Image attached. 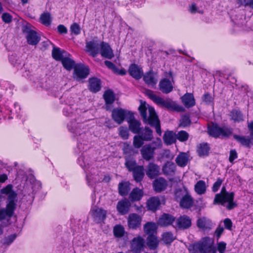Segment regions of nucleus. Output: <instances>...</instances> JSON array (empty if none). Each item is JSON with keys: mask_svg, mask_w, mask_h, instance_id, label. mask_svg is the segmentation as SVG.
Wrapping results in <instances>:
<instances>
[{"mask_svg": "<svg viewBox=\"0 0 253 253\" xmlns=\"http://www.w3.org/2000/svg\"><path fill=\"white\" fill-rule=\"evenodd\" d=\"M235 194L233 192L227 191L225 186H223L219 193L215 194L213 205L225 206L227 210L230 211L237 207V204L234 201Z\"/></svg>", "mask_w": 253, "mask_h": 253, "instance_id": "1", "label": "nucleus"}, {"mask_svg": "<svg viewBox=\"0 0 253 253\" xmlns=\"http://www.w3.org/2000/svg\"><path fill=\"white\" fill-rule=\"evenodd\" d=\"M188 250L193 253H216L214 240L210 237H205L199 242L190 245Z\"/></svg>", "mask_w": 253, "mask_h": 253, "instance_id": "2", "label": "nucleus"}, {"mask_svg": "<svg viewBox=\"0 0 253 253\" xmlns=\"http://www.w3.org/2000/svg\"><path fill=\"white\" fill-rule=\"evenodd\" d=\"M146 94L155 103L167 108L168 110L177 112H183L185 110L183 106L177 104L175 102L171 100L170 99L168 98L165 100L161 97L154 94L153 91L151 90H146Z\"/></svg>", "mask_w": 253, "mask_h": 253, "instance_id": "3", "label": "nucleus"}, {"mask_svg": "<svg viewBox=\"0 0 253 253\" xmlns=\"http://www.w3.org/2000/svg\"><path fill=\"white\" fill-rule=\"evenodd\" d=\"M232 128L226 126H220L216 123H212L208 126V133L210 136L217 138L228 139L233 134Z\"/></svg>", "mask_w": 253, "mask_h": 253, "instance_id": "4", "label": "nucleus"}, {"mask_svg": "<svg viewBox=\"0 0 253 253\" xmlns=\"http://www.w3.org/2000/svg\"><path fill=\"white\" fill-rule=\"evenodd\" d=\"M17 197V194L12 191L8 196V203L5 208H0V220H3L6 217H11L16 208V204L15 199Z\"/></svg>", "mask_w": 253, "mask_h": 253, "instance_id": "5", "label": "nucleus"}, {"mask_svg": "<svg viewBox=\"0 0 253 253\" xmlns=\"http://www.w3.org/2000/svg\"><path fill=\"white\" fill-rule=\"evenodd\" d=\"M111 112L112 119L119 125L122 124L126 118L133 117L132 112L121 108H114Z\"/></svg>", "mask_w": 253, "mask_h": 253, "instance_id": "6", "label": "nucleus"}, {"mask_svg": "<svg viewBox=\"0 0 253 253\" xmlns=\"http://www.w3.org/2000/svg\"><path fill=\"white\" fill-rule=\"evenodd\" d=\"M100 46L101 42L95 37L90 41L86 42L85 51L92 57H95L99 53Z\"/></svg>", "mask_w": 253, "mask_h": 253, "instance_id": "7", "label": "nucleus"}, {"mask_svg": "<svg viewBox=\"0 0 253 253\" xmlns=\"http://www.w3.org/2000/svg\"><path fill=\"white\" fill-rule=\"evenodd\" d=\"M23 32L26 34V38L29 44L36 45L39 42L41 37L35 31L25 26L23 29Z\"/></svg>", "mask_w": 253, "mask_h": 253, "instance_id": "8", "label": "nucleus"}, {"mask_svg": "<svg viewBox=\"0 0 253 253\" xmlns=\"http://www.w3.org/2000/svg\"><path fill=\"white\" fill-rule=\"evenodd\" d=\"M149 115V122L147 123L151 126L155 127L157 133L161 135L162 131L161 128V124L160 120L155 112V109L153 107H149L148 109Z\"/></svg>", "mask_w": 253, "mask_h": 253, "instance_id": "9", "label": "nucleus"}, {"mask_svg": "<svg viewBox=\"0 0 253 253\" xmlns=\"http://www.w3.org/2000/svg\"><path fill=\"white\" fill-rule=\"evenodd\" d=\"M90 69L88 66L82 64H77L74 69V75L77 80L85 79L89 74Z\"/></svg>", "mask_w": 253, "mask_h": 253, "instance_id": "10", "label": "nucleus"}, {"mask_svg": "<svg viewBox=\"0 0 253 253\" xmlns=\"http://www.w3.org/2000/svg\"><path fill=\"white\" fill-rule=\"evenodd\" d=\"M146 175L151 179H153L161 174V168L157 164L151 162L146 167L145 170Z\"/></svg>", "mask_w": 253, "mask_h": 253, "instance_id": "11", "label": "nucleus"}, {"mask_svg": "<svg viewBox=\"0 0 253 253\" xmlns=\"http://www.w3.org/2000/svg\"><path fill=\"white\" fill-rule=\"evenodd\" d=\"M145 240L141 236L134 238L131 241V249L134 253H140L145 247Z\"/></svg>", "mask_w": 253, "mask_h": 253, "instance_id": "12", "label": "nucleus"}, {"mask_svg": "<svg viewBox=\"0 0 253 253\" xmlns=\"http://www.w3.org/2000/svg\"><path fill=\"white\" fill-rule=\"evenodd\" d=\"M191 219L186 215L180 216L175 221V227L179 229H187L191 226Z\"/></svg>", "mask_w": 253, "mask_h": 253, "instance_id": "13", "label": "nucleus"}, {"mask_svg": "<svg viewBox=\"0 0 253 253\" xmlns=\"http://www.w3.org/2000/svg\"><path fill=\"white\" fill-rule=\"evenodd\" d=\"M142 218L136 213H131L127 219L128 226L133 230L139 228L141 225Z\"/></svg>", "mask_w": 253, "mask_h": 253, "instance_id": "14", "label": "nucleus"}, {"mask_svg": "<svg viewBox=\"0 0 253 253\" xmlns=\"http://www.w3.org/2000/svg\"><path fill=\"white\" fill-rule=\"evenodd\" d=\"M99 53L105 58L111 59L114 57L113 50L110 44L104 42H101Z\"/></svg>", "mask_w": 253, "mask_h": 253, "instance_id": "15", "label": "nucleus"}, {"mask_svg": "<svg viewBox=\"0 0 253 253\" xmlns=\"http://www.w3.org/2000/svg\"><path fill=\"white\" fill-rule=\"evenodd\" d=\"M94 222L97 223L104 222L107 217V211L101 208L93 209L91 213Z\"/></svg>", "mask_w": 253, "mask_h": 253, "instance_id": "16", "label": "nucleus"}, {"mask_svg": "<svg viewBox=\"0 0 253 253\" xmlns=\"http://www.w3.org/2000/svg\"><path fill=\"white\" fill-rule=\"evenodd\" d=\"M155 148L152 147L150 144H146L142 146L140 150V153L142 158L147 161L153 159L155 154Z\"/></svg>", "mask_w": 253, "mask_h": 253, "instance_id": "17", "label": "nucleus"}, {"mask_svg": "<svg viewBox=\"0 0 253 253\" xmlns=\"http://www.w3.org/2000/svg\"><path fill=\"white\" fill-rule=\"evenodd\" d=\"M128 72L132 77L137 80L140 79L143 74L142 68L134 63L129 66Z\"/></svg>", "mask_w": 253, "mask_h": 253, "instance_id": "18", "label": "nucleus"}, {"mask_svg": "<svg viewBox=\"0 0 253 253\" xmlns=\"http://www.w3.org/2000/svg\"><path fill=\"white\" fill-rule=\"evenodd\" d=\"M131 204L130 202L126 198L118 202L117 210L121 215L127 214L130 210Z\"/></svg>", "mask_w": 253, "mask_h": 253, "instance_id": "19", "label": "nucleus"}, {"mask_svg": "<svg viewBox=\"0 0 253 253\" xmlns=\"http://www.w3.org/2000/svg\"><path fill=\"white\" fill-rule=\"evenodd\" d=\"M168 186L167 181L163 177H159L153 182L154 190L157 193L164 191Z\"/></svg>", "mask_w": 253, "mask_h": 253, "instance_id": "20", "label": "nucleus"}, {"mask_svg": "<svg viewBox=\"0 0 253 253\" xmlns=\"http://www.w3.org/2000/svg\"><path fill=\"white\" fill-rule=\"evenodd\" d=\"M159 89L165 94H168L173 90L171 82L167 78L161 80L159 84Z\"/></svg>", "mask_w": 253, "mask_h": 253, "instance_id": "21", "label": "nucleus"}, {"mask_svg": "<svg viewBox=\"0 0 253 253\" xmlns=\"http://www.w3.org/2000/svg\"><path fill=\"white\" fill-rule=\"evenodd\" d=\"M88 89L93 93H96L100 90L101 88V81L100 79L96 77L89 79Z\"/></svg>", "mask_w": 253, "mask_h": 253, "instance_id": "22", "label": "nucleus"}, {"mask_svg": "<svg viewBox=\"0 0 253 253\" xmlns=\"http://www.w3.org/2000/svg\"><path fill=\"white\" fill-rule=\"evenodd\" d=\"M147 208L149 211L153 212L158 210L161 205V201L158 197H152L146 202Z\"/></svg>", "mask_w": 253, "mask_h": 253, "instance_id": "23", "label": "nucleus"}, {"mask_svg": "<svg viewBox=\"0 0 253 253\" xmlns=\"http://www.w3.org/2000/svg\"><path fill=\"white\" fill-rule=\"evenodd\" d=\"M181 102L187 108H191L196 104L195 99L193 94L186 93L181 97Z\"/></svg>", "mask_w": 253, "mask_h": 253, "instance_id": "24", "label": "nucleus"}, {"mask_svg": "<svg viewBox=\"0 0 253 253\" xmlns=\"http://www.w3.org/2000/svg\"><path fill=\"white\" fill-rule=\"evenodd\" d=\"M129 125V128L133 133H140L141 130L140 127L141 123L139 121H137L134 119V115L133 117H129L127 120Z\"/></svg>", "mask_w": 253, "mask_h": 253, "instance_id": "25", "label": "nucleus"}, {"mask_svg": "<svg viewBox=\"0 0 253 253\" xmlns=\"http://www.w3.org/2000/svg\"><path fill=\"white\" fill-rule=\"evenodd\" d=\"M175 217L171 214L164 213L159 218L158 223L161 226H168L174 221Z\"/></svg>", "mask_w": 253, "mask_h": 253, "instance_id": "26", "label": "nucleus"}, {"mask_svg": "<svg viewBox=\"0 0 253 253\" xmlns=\"http://www.w3.org/2000/svg\"><path fill=\"white\" fill-rule=\"evenodd\" d=\"M132 172L134 180L137 182L142 181L145 175L144 168L143 166H138L131 171Z\"/></svg>", "mask_w": 253, "mask_h": 253, "instance_id": "27", "label": "nucleus"}, {"mask_svg": "<svg viewBox=\"0 0 253 253\" xmlns=\"http://www.w3.org/2000/svg\"><path fill=\"white\" fill-rule=\"evenodd\" d=\"M143 229L144 233L148 236L157 235V226L154 222H147L144 224Z\"/></svg>", "mask_w": 253, "mask_h": 253, "instance_id": "28", "label": "nucleus"}, {"mask_svg": "<svg viewBox=\"0 0 253 253\" xmlns=\"http://www.w3.org/2000/svg\"><path fill=\"white\" fill-rule=\"evenodd\" d=\"M104 99L106 103V109L110 110V105L112 104L115 100V96L114 92L111 90H107L103 95Z\"/></svg>", "mask_w": 253, "mask_h": 253, "instance_id": "29", "label": "nucleus"}, {"mask_svg": "<svg viewBox=\"0 0 253 253\" xmlns=\"http://www.w3.org/2000/svg\"><path fill=\"white\" fill-rule=\"evenodd\" d=\"M233 136V138L240 143L241 146L248 148L251 147V144L252 143L251 138L237 134H234Z\"/></svg>", "mask_w": 253, "mask_h": 253, "instance_id": "30", "label": "nucleus"}, {"mask_svg": "<svg viewBox=\"0 0 253 253\" xmlns=\"http://www.w3.org/2000/svg\"><path fill=\"white\" fill-rule=\"evenodd\" d=\"M178 202L179 206L183 209H190L193 204V199L189 193Z\"/></svg>", "mask_w": 253, "mask_h": 253, "instance_id": "31", "label": "nucleus"}, {"mask_svg": "<svg viewBox=\"0 0 253 253\" xmlns=\"http://www.w3.org/2000/svg\"><path fill=\"white\" fill-rule=\"evenodd\" d=\"M189 161V155L185 152H180L175 159L176 164L180 167H185Z\"/></svg>", "mask_w": 253, "mask_h": 253, "instance_id": "32", "label": "nucleus"}, {"mask_svg": "<svg viewBox=\"0 0 253 253\" xmlns=\"http://www.w3.org/2000/svg\"><path fill=\"white\" fill-rule=\"evenodd\" d=\"M143 80L149 86H153L157 83V80L155 78L154 73L152 70L145 73L143 76Z\"/></svg>", "mask_w": 253, "mask_h": 253, "instance_id": "33", "label": "nucleus"}, {"mask_svg": "<svg viewBox=\"0 0 253 253\" xmlns=\"http://www.w3.org/2000/svg\"><path fill=\"white\" fill-rule=\"evenodd\" d=\"M160 244V241L156 236H147L146 238V245L151 250H156Z\"/></svg>", "mask_w": 253, "mask_h": 253, "instance_id": "34", "label": "nucleus"}, {"mask_svg": "<svg viewBox=\"0 0 253 253\" xmlns=\"http://www.w3.org/2000/svg\"><path fill=\"white\" fill-rule=\"evenodd\" d=\"M197 225L198 228L203 230L211 229L212 227V222L209 219L203 217L198 219Z\"/></svg>", "mask_w": 253, "mask_h": 253, "instance_id": "35", "label": "nucleus"}, {"mask_svg": "<svg viewBox=\"0 0 253 253\" xmlns=\"http://www.w3.org/2000/svg\"><path fill=\"white\" fill-rule=\"evenodd\" d=\"M176 134L172 131L167 130L165 131L163 140L165 144L167 145H171L176 142Z\"/></svg>", "mask_w": 253, "mask_h": 253, "instance_id": "36", "label": "nucleus"}, {"mask_svg": "<svg viewBox=\"0 0 253 253\" xmlns=\"http://www.w3.org/2000/svg\"><path fill=\"white\" fill-rule=\"evenodd\" d=\"M10 63L13 66L16 67L18 69H22L24 65V62L21 56H18L16 55H11L9 58Z\"/></svg>", "mask_w": 253, "mask_h": 253, "instance_id": "37", "label": "nucleus"}, {"mask_svg": "<svg viewBox=\"0 0 253 253\" xmlns=\"http://www.w3.org/2000/svg\"><path fill=\"white\" fill-rule=\"evenodd\" d=\"M130 190V183L128 181L121 182L118 185V191L121 196H126Z\"/></svg>", "mask_w": 253, "mask_h": 253, "instance_id": "38", "label": "nucleus"}, {"mask_svg": "<svg viewBox=\"0 0 253 253\" xmlns=\"http://www.w3.org/2000/svg\"><path fill=\"white\" fill-rule=\"evenodd\" d=\"M230 119L234 123H240L244 121V116L240 110L233 109L230 113Z\"/></svg>", "mask_w": 253, "mask_h": 253, "instance_id": "39", "label": "nucleus"}, {"mask_svg": "<svg viewBox=\"0 0 253 253\" xmlns=\"http://www.w3.org/2000/svg\"><path fill=\"white\" fill-rule=\"evenodd\" d=\"M146 103L145 101H140V105L138 107V110L144 123L147 124L149 122V116L147 115Z\"/></svg>", "mask_w": 253, "mask_h": 253, "instance_id": "40", "label": "nucleus"}, {"mask_svg": "<svg viewBox=\"0 0 253 253\" xmlns=\"http://www.w3.org/2000/svg\"><path fill=\"white\" fill-rule=\"evenodd\" d=\"M143 195V191L138 188H134L129 194V198L131 202L139 201Z\"/></svg>", "mask_w": 253, "mask_h": 253, "instance_id": "41", "label": "nucleus"}, {"mask_svg": "<svg viewBox=\"0 0 253 253\" xmlns=\"http://www.w3.org/2000/svg\"><path fill=\"white\" fill-rule=\"evenodd\" d=\"M175 170V166L172 162H167L163 167L162 171L166 175H171Z\"/></svg>", "mask_w": 253, "mask_h": 253, "instance_id": "42", "label": "nucleus"}, {"mask_svg": "<svg viewBox=\"0 0 253 253\" xmlns=\"http://www.w3.org/2000/svg\"><path fill=\"white\" fill-rule=\"evenodd\" d=\"M64 53H66V51L54 46L52 50V57L56 61H61L64 58L63 57Z\"/></svg>", "mask_w": 253, "mask_h": 253, "instance_id": "43", "label": "nucleus"}, {"mask_svg": "<svg viewBox=\"0 0 253 253\" xmlns=\"http://www.w3.org/2000/svg\"><path fill=\"white\" fill-rule=\"evenodd\" d=\"M125 165L129 171L133 170L135 167L138 166L136 160L131 156L126 158Z\"/></svg>", "mask_w": 253, "mask_h": 253, "instance_id": "44", "label": "nucleus"}, {"mask_svg": "<svg viewBox=\"0 0 253 253\" xmlns=\"http://www.w3.org/2000/svg\"><path fill=\"white\" fill-rule=\"evenodd\" d=\"M210 147L208 143L200 144L198 146L197 152L198 155L200 157L207 156L209 154Z\"/></svg>", "mask_w": 253, "mask_h": 253, "instance_id": "45", "label": "nucleus"}, {"mask_svg": "<svg viewBox=\"0 0 253 253\" xmlns=\"http://www.w3.org/2000/svg\"><path fill=\"white\" fill-rule=\"evenodd\" d=\"M194 189L198 194H204L206 191L205 182L202 180L198 181L195 185Z\"/></svg>", "mask_w": 253, "mask_h": 253, "instance_id": "46", "label": "nucleus"}, {"mask_svg": "<svg viewBox=\"0 0 253 253\" xmlns=\"http://www.w3.org/2000/svg\"><path fill=\"white\" fill-rule=\"evenodd\" d=\"M63 66L67 70L70 71L77 65L75 62L68 57H64L61 61Z\"/></svg>", "mask_w": 253, "mask_h": 253, "instance_id": "47", "label": "nucleus"}, {"mask_svg": "<svg viewBox=\"0 0 253 253\" xmlns=\"http://www.w3.org/2000/svg\"><path fill=\"white\" fill-rule=\"evenodd\" d=\"M188 191L185 187L183 188H177L174 191V200L178 202L182 197L185 196L186 194L188 193Z\"/></svg>", "mask_w": 253, "mask_h": 253, "instance_id": "48", "label": "nucleus"}, {"mask_svg": "<svg viewBox=\"0 0 253 253\" xmlns=\"http://www.w3.org/2000/svg\"><path fill=\"white\" fill-rule=\"evenodd\" d=\"M140 133L145 141H151L153 138V131L149 127L146 126Z\"/></svg>", "mask_w": 253, "mask_h": 253, "instance_id": "49", "label": "nucleus"}, {"mask_svg": "<svg viewBox=\"0 0 253 253\" xmlns=\"http://www.w3.org/2000/svg\"><path fill=\"white\" fill-rule=\"evenodd\" d=\"M113 233L116 238H122L125 233V228L121 225H116L114 227Z\"/></svg>", "mask_w": 253, "mask_h": 253, "instance_id": "50", "label": "nucleus"}, {"mask_svg": "<svg viewBox=\"0 0 253 253\" xmlns=\"http://www.w3.org/2000/svg\"><path fill=\"white\" fill-rule=\"evenodd\" d=\"M40 21L44 25L48 26L51 23V18L49 13L44 12L40 16Z\"/></svg>", "mask_w": 253, "mask_h": 253, "instance_id": "51", "label": "nucleus"}, {"mask_svg": "<svg viewBox=\"0 0 253 253\" xmlns=\"http://www.w3.org/2000/svg\"><path fill=\"white\" fill-rule=\"evenodd\" d=\"M191 121L189 115L186 114L181 117L180 120L179 126L182 127H186L190 126Z\"/></svg>", "mask_w": 253, "mask_h": 253, "instance_id": "52", "label": "nucleus"}, {"mask_svg": "<svg viewBox=\"0 0 253 253\" xmlns=\"http://www.w3.org/2000/svg\"><path fill=\"white\" fill-rule=\"evenodd\" d=\"M174 240V238L171 232H166L162 235V240L166 244H170Z\"/></svg>", "mask_w": 253, "mask_h": 253, "instance_id": "53", "label": "nucleus"}, {"mask_svg": "<svg viewBox=\"0 0 253 253\" xmlns=\"http://www.w3.org/2000/svg\"><path fill=\"white\" fill-rule=\"evenodd\" d=\"M189 134L185 130H180L176 134V139L181 142H185L189 138Z\"/></svg>", "mask_w": 253, "mask_h": 253, "instance_id": "54", "label": "nucleus"}, {"mask_svg": "<svg viewBox=\"0 0 253 253\" xmlns=\"http://www.w3.org/2000/svg\"><path fill=\"white\" fill-rule=\"evenodd\" d=\"M144 139L141 135H135L133 137V144L135 148H139L144 143Z\"/></svg>", "mask_w": 253, "mask_h": 253, "instance_id": "55", "label": "nucleus"}, {"mask_svg": "<svg viewBox=\"0 0 253 253\" xmlns=\"http://www.w3.org/2000/svg\"><path fill=\"white\" fill-rule=\"evenodd\" d=\"M80 26L77 23H74L70 26V31L72 34L78 35L81 33Z\"/></svg>", "mask_w": 253, "mask_h": 253, "instance_id": "56", "label": "nucleus"}, {"mask_svg": "<svg viewBox=\"0 0 253 253\" xmlns=\"http://www.w3.org/2000/svg\"><path fill=\"white\" fill-rule=\"evenodd\" d=\"M119 135L123 139H127L129 136L128 130L127 127L121 126L119 128Z\"/></svg>", "mask_w": 253, "mask_h": 253, "instance_id": "57", "label": "nucleus"}, {"mask_svg": "<svg viewBox=\"0 0 253 253\" xmlns=\"http://www.w3.org/2000/svg\"><path fill=\"white\" fill-rule=\"evenodd\" d=\"M202 101L206 103V104L209 105L213 101V98L210 93H205L202 97Z\"/></svg>", "mask_w": 253, "mask_h": 253, "instance_id": "58", "label": "nucleus"}, {"mask_svg": "<svg viewBox=\"0 0 253 253\" xmlns=\"http://www.w3.org/2000/svg\"><path fill=\"white\" fill-rule=\"evenodd\" d=\"M223 180L220 178H218L217 180L213 183L212 186V191L214 193L216 192L221 186Z\"/></svg>", "mask_w": 253, "mask_h": 253, "instance_id": "59", "label": "nucleus"}, {"mask_svg": "<svg viewBox=\"0 0 253 253\" xmlns=\"http://www.w3.org/2000/svg\"><path fill=\"white\" fill-rule=\"evenodd\" d=\"M226 248V244L224 242L221 241L217 243L216 248V252L218 251L219 253H224Z\"/></svg>", "mask_w": 253, "mask_h": 253, "instance_id": "60", "label": "nucleus"}, {"mask_svg": "<svg viewBox=\"0 0 253 253\" xmlns=\"http://www.w3.org/2000/svg\"><path fill=\"white\" fill-rule=\"evenodd\" d=\"M237 3L239 5L249 6L253 9V0H237Z\"/></svg>", "mask_w": 253, "mask_h": 253, "instance_id": "61", "label": "nucleus"}, {"mask_svg": "<svg viewBox=\"0 0 253 253\" xmlns=\"http://www.w3.org/2000/svg\"><path fill=\"white\" fill-rule=\"evenodd\" d=\"M2 21L5 23H10L12 20V16L8 13H4L1 16Z\"/></svg>", "mask_w": 253, "mask_h": 253, "instance_id": "62", "label": "nucleus"}, {"mask_svg": "<svg viewBox=\"0 0 253 253\" xmlns=\"http://www.w3.org/2000/svg\"><path fill=\"white\" fill-rule=\"evenodd\" d=\"M16 234L10 235L4 239L3 244L10 245L16 239Z\"/></svg>", "mask_w": 253, "mask_h": 253, "instance_id": "63", "label": "nucleus"}, {"mask_svg": "<svg viewBox=\"0 0 253 253\" xmlns=\"http://www.w3.org/2000/svg\"><path fill=\"white\" fill-rule=\"evenodd\" d=\"M238 154L235 149H232L230 151V155L229 157V161L230 163L233 162L237 159Z\"/></svg>", "mask_w": 253, "mask_h": 253, "instance_id": "64", "label": "nucleus"}]
</instances>
